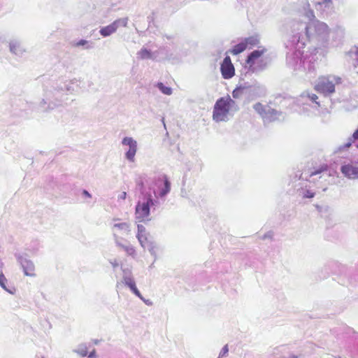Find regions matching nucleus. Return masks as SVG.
I'll use <instances>...</instances> for the list:
<instances>
[{
	"label": "nucleus",
	"instance_id": "nucleus-1",
	"mask_svg": "<svg viewBox=\"0 0 358 358\" xmlns=\"http://www.w3.org/2000/svg\"><path fill=\"white\" fill-rule=\"evenodd\" d=\"M234 105L235 101L229 95L217 99L213 108V120L216 122L225 121L231 107Z\"/></svg>",
	"mask_w": 358,
	"mask_h": 358
},
{
	"label": "nucleus",
	"instance_id": "nucleus-2",
	"mask_svg": "<svg viewBox=\"0 0 358 358\" xmlns=\"http://www.w3.org/2000/svg\"><path fill=\"white\" fill-rule=\"evenodd\" d=\"M341 83V78L336 76H321L318 78L314 89L324 95L335 92V85Z\"/></svg>",
	"mask_w": 358,
	"mask_h": 358
},
{
	"label": "nucleus",
	"instance_id": "nucleus-3",
	"mask_svg": "<svg viewBox=\"0 0 358 358\" xmlns=\"http://www.w3.org/2000/svg\"><path fill=\"white\" fill-rule=\"evenodd\" d=\"M255 110L262 116L264 121L270 122L278 119L280 113L271 108L268 106H264L261 103H257L254 106Z\"/></svg>",
	"mask_w": 358,
	"mask_h": 358
},
{
	"label": "nucleus",
	"instance_id": "nucleus-4",
	"mask_svg": "<svg viewBox=\"0 0 358 358\" xmlns=\"http://www.w3.org/2000/svg\"><path fill=\"white\" fill-rule=\"evenodd\" d=\"M220 71L224 79H230L235 75V68L229 56H227L220 64Z\"/></svg>",
	"mask_w": 358,
	"mask_h": 358
},
{
	"label": "nucleus",
	"instance_id": "nucleus-5",
	"mask_svg": "<svg viewBox=\"0 0 358 358\" xmlns=\"http://www.w3.org/2000/svg\"><path fill=\"white\" fill-rule=\"evenodd\" d=\"M127 24V19H118L115 20L110 24L101 28L99 32L101 36H103V37H106L115 32L120 24H122V26L125 27Z\"/></svg>",
	"mask_w": 358,
	"mask_h": 358
},
{
	"label": "nucleus",
	"instance_id": "nucleus-6",
	"mask_svg": "<svg viewBox=\"0 0 358 358\" xmlns=\"http://www.w3.org/2000/svg\"><path fill=\"white\" fill-rule=\"evenodd\" d=\"M122 144L126 145H129V150L126 153V157L129 161L133 162L134 159V156L136 155V149H137L136 142L135 141H134L130 137H125L122 140Z\"/></svg>",
	"mask_w": 358,
	"mask_h": 358
},
{
	"label": "nucleus",
	"instance_id": "nucleus-7",
	"mask_svg": "<svg viewBox=\"0 0 358 358\" xmlns=\"http://www.w3.org/2000/svg\"><path fill=\"white\" fill-rule=\"evenodd\" d=\"M342 173L347 178L355 179L358 178V167L353 163L345 164L341 166Z\"/></svg>",
	"mask_w": 358,
	"mask_h": 358
},
{
	"label": "nucleus",
	"instance_id": "nucleus-8",
	"mask_svg": "<svg viewBox=\"0 0 358 358\" xmlns=\"http://www.w3.org/2000/svg\"><path fill=\"white\" fill-rule=\"evenodd\" d=\"M153 204L151 199H148L145 203H138L136 208V213L142 219L147 217L150 214V206Z\"/></svg>",
	"mask_w": 358,
	"mask_h": 358
},
{
	"label": "nucleus",
	"instance_id": "nucleus-9",
	"mask_svg": "<svg viewBox=\"0 0 358 358\" xmlns=\"http://www.w3.org/2000/svg\"><path fill=\"white\" fill-rule=\"evenodd\" d=\"M137 238L142 247L146 248L150 246V243L145 234V229L143 225H138Z\"/></svg>",
	"mask_w": 358,
	"mask_h": 358
},
{
	"label": "nucleus",
	"instance_id": "nucleus-10",
	"mask_svg": "<svg viewBox=\"0 0 358 358\" xmlns=\"http://www.w3.org/2000/svg\"><path fill=\"white\" fill-rule=\"evenodd\" d=\"M266 52V49L262 48L260 50H256L252 51L248 56L246 59V62L250 66H252L257 59L261 57L265 52Z\"/></svg>",
	"mask_w": 358,
	"mask_h": 358
},
{
	"label": "nucleus",
	"instance_id": "nucleus-11",
	"mask_svg": "<svg viewBox=\"0 0 358 358\" xmlns=\"http://www.w3.org/2000/svg\"><path fill=\"white\" fill-rule=\"evenodd\" d=\"M125 285H127L131 290L133 292V293L136 295L138 297H139L141 299H143L142 295L141 294L140 292L138 290L136 286V283L134 280L131 278H124V279Z\"/></svg>",
	"mask_w": 358,
	"mask_h": 358
},
{
	"label": "nucleus",
	"instance_id": "nucleus-12",
	"mask_svg": "<svg viewBox=\"0 0 358 358\" xmlns=\"http://www.w3.org/2000/svg\"><path fill=\"white\" fill-rule=\"evenodd\" d=\"M113 227L116 229L120 234H129L131 231L130 225L127 222L115 224Z\"/></svg>",
	"mask_w": 358,
	"mask_h": 358
},
{
	"label": "nucleus",
	"instance_id": "nucleus-13",
	"mask_svg": "<svg viewBox=\"0 0 358 358\" xmlns=\"http://www.w3.org/2000/svg\"><path fill=\"white\" fill-rule=\"evenodd\" d=\"M247 49L246 45L244 41H241L238 44L234 46V48L229 50V52L234 55H237Z\"/></svg>",
	"mask_w": 358,
	"mask_h": 358
},
{
	"label": "nucleus",
	"instance_id": "nucleus-14",
	"mask_svg": "<svg viewBox=\"0 0 358 358\" xmlns=\"http://www.w3.org/2000/svg\"><path fill=\"white\" fill-rule=\"evenodd\" d=\"M244 43L246 45L247 48H252L259 43V40L254 36L248 37L243 39Z\"/></svg>",
	"mask_w": 358,
	"mask_h": 358
},
{
	"label": "nucleus",
	"instance_id": "nucleus-15",
	"mask_svg": "<svg viewBox=\"0 0 358 358\" xmlns=\"http://www.w3.org/2000/svg\"><path fill=\"white\" fill-rule=\"evenodd\" d=\"M24 274L27 276H34V266L31 262H27V264L24 266Z\"/></svg>",
	"mask_w": 358,
	"mask_h": 358
},
{
	"label": "nucleus",
	"instance_id": "nucleus-16",
	"mask_svg": "<svg viewBox=\"0 0 358 358\" xmlns=\"http://www.w3.org/2000/svg\"><path fill=\"white\" fill-rule=\"evenodd\" d=\"M164 187L159 192L161 196H165L171 189V184L166 176L164 177Z\"/></svg>",
	"mask_w": 358,
	"mask_h": 358
},
{
	"label": "nucleus",
	"instance_id": "nucleus-17",
	"mask_svg": "<svg viewBox=\"0 0 358 358\" xmlns=\"http://www.w3.org/2000/svg\"><path fill=\"white\" fill-rule=\"evenodd\" d=\"M245 87H242V86H240V87H236L233 92H232V96L234 99H239L241 98L243 93H244V90H245Z\"/></svg>",
	"mask_w": 358,
	"mask_h": 358
},
{
	"label": "nucleus",
	"instance_id": "nucleus-18",
	"mask_svg": "<svg viewBox=\"0 0 358 358\" xmlns=\"http://www.w3.org/2000/svg\"><path fill=\"white\" fill-rule=\"evenodd\" d=\"M157 87L161 90V92L164 94L170 95L172 93L171 88L166 87L162 83H159L157 84Z\"/></svg>",
	"mask_w": 358,
	"mask_h": 358
},
{
	"label": "nucleus",
	"instance_id": "nucleus-19",
	"mask_svg": "<svg viewBox=\"0 0 358 358\" xmlns=\"http://www.w3.org/2000/svg\"><path fill=\"white\" fill-rule=\"evenodd\" d=\"M328 170V166L327 164L322 165L320 168L315 169L310 173V176H313L317 174H320L324 171H327Z\"/></svg>",
	"mask_w": 358,
	"mask_h": 358
},
{
	"label": "nucleus",
	"instance_id": "nucleus-20",
	"mask_svg": "<svg viewBox=\"0 0 358 358\" xmlns=\"http://www.w3.org/2000/svg\"><path fill=\"white\" fill-rule=\"evenodd\" d=\"M138 55L141 59H148L151 57V52L147 49H141L138 52Z\"/></svg>",
	"mask_w": 358,
	"mask_h": 358
},
{
	"label": "nucleus",
	"instance_id": "nucleus-21",
	"mask_svg": "<svg viewBox=\"0 0 358 358\" xmlns=\"http://www.w3.org/2000/svg\"><path fill=\"white\" fill-rule=\"evenodd\" d=\"M122 248H124V250L127 252V253L129 255H131V256H134L135 255L136 251H135V249L133 247L122 246Z\"/></svg>",
	"mask_w": 358,
	"mask_h": 358
},
{
	"label": "nucleus",
	"instance_id": "nucleus-22",
	"mask_svg": "<svg viewBox=\"0 0 358 358\" xmlns=\"http://www.w3.org/2000/svg\"><path fill=\"white\" fill-rule=\"evenodd\" d=\"M7 281L6 278L3 273L0 274V285L4 289L7 290V288L6 287V282Z\"/></svg>",
	"mask_w": 358,
	"mask_h": 358
},
{
	"label": "nucleus",
	"instance_id": "nucleus-23",
	"mask_svg": "<svg viewBox=\"0 0 358 358\" xmlns=\"http://www.w3.org/2000/svg\"><path fill=\"white\" fill-rule=\"evenodd\" d=\"M228 352H229L228 345H225L222 348V350H221V352H220V355H219V357H218V358H221V357H222L225 356V355L228 353Z\"/></svg>",
	"mask_w": 358,
	"mask_h": 358
},
{
	"label": "nucleus",
	"instance_id": "nucleus-24",
	"mask_svg": "<svg viewBox=\"0 0 358 358\" xmlns=\"http://www.w3.org/2000/svg\"><path fill=\"white\" fill-rule=\"evenodd\" d=\"M87 43H88L87 41L83 39V40L79 41L78 42L75 43L73 45L74 47H78V46H80V45H87Z\"/></svg>",
	"mask_w": 358,
	"mask_h": 358
},
{
	"label": "nucleus",
	"instance_id": "nucleus-25",
	"mask_svg": "<svg viewBox=\"0 0 358 358\" xmlns=\"http://www.w3.org/2000/svg\"><path fill=\"white\" fill-rule=\"evenodd\" d=\"M315 196V193L314 192H312L310 190H307L303 196L304 198H308V199H310V198H313Z\"/></svg>",
	"mask_w": 358,
	"mask_h": 358
},
{
	"label": "nucleus",
	"instance_id": "nucleus-26",
	"mask_svg": "<svg viewBox=\"0 0 358 358\" xmlns=\"http://www.w3.org/2000/svg\"><path fill=\"white\" fill-rule=\"evenodd\" d=\"M309 98L312 101L316 103L318 106H320V103L317 101L318 96L316 94H312L309 95Z\"/></svg>",
	"mask_w": 358,
	"mask_h": 358
},
{
	"label": "nucleus",
	"instance_id": "nucleus-27",
	"mask_svg": "<svg viewBox=\"0 0 358 358\" xmlns=\"http://www.w3.org/2000/svg\"><path fill=\"white\" fill-rule=\"evenodd\" d=\"M355 140H353L352 138L350 139V141L347 143H345V145H343L342 148L343 149H347V148H349L351 145H352V143Z\"/></svg>",
	"mask_w": 358,
	"mask_h": 358
},
{
	"label": "nucleus",
	"instance_id": "nucleus-28",
	"mask_svg": "<svg viewBox=\"0 0 358 358\" xmlns=\"http://www.w3.org/2000/svg\"><path fill=\"white\" fill-rule=\"evenodd\" d=\"M318 26H319L320 29H323L324 31L328 30V26L325 23H323V22L319 23Z\"/></svg>",
	"mask_w": 358,
	"mask_h": 358
},
{
	"label": "nucleus",
	"instance_id": "nucleus-29",
	"mask_svg": "<svg viewBox=\"0 0 358 358\" xmlns=\"http://www.w3.org/2000/svg\"><path fill=\"white\" fill-rule=\"evenodd\" d=\"M352 138L353 140H357L358 139V129H356L354 133L352 134Z\"/></svg>",
	"mask_w": 358,
	"mask_h": 358
},
{
	"label": "nucleus",
	"instance_id": "nucleus-30",
	"mask_svg": "<svg viewBox=\"0 0 358 358\" xmlns=\"http://www.w3.org/2000/svg\"><path fill=\"white\" fill-rule=\"evenodd\" d=\"M126 196H127V193H126L125 192H122V193L118 196V198H119V199L124 200V199H125Z\"/></svg>",
	"mask_w": 358,
	"mask_h": 358
},
{
	"label": "nucleus",
	"instance_id": "nucleus-31",
	"mask_svg": "<svg viewBox=\"0 0 358 358\" xmlns=\"http://www.w3.org/2000/svg\"><path fill=\"white\" fill-rule=\"evenodd\" d=\"M83 193V194H84L85 196H86L87 197H89V198H90V197H91V195L90 194V193H89L87 191L84 190Z\"/></svg>",
	"mask_w": 358,
	"mask_h": 358
},
{
	"label": "nucleus",
	"instance_id": "nucleus-32",
	"mask_svg": "<svg viewBox=\"0 0 358 358\" xmlns=\"http://www.w3.org/2000/svg\"><path fill=\"white\" fill-rule=\"evenodd\" d=\"M138 185H139V187H140V188H141V189H143V182H141H141H139L138 183Z\"/></svg>",
	"mask_w": 358,
	"mask_h": 358
},
{
	"label": "nucleus",
	"instance_id": "nucleus-33",
	"mask_svg": "<svg viewBox=\"0 0 358 358\" xmlns=\"http://www.w3.org/2000/svg\"><path fill=\"white\" fill-rule=\"evenodd\" d=\"M95 355V350H94L93 352H92L90 355H89V357H93Z\"/></svg>",
	"mask_w": 358,
	"mask_h": 358
},
{
	"label": "nucleus",
	"instance_id": "nucleus-34",
	"mask_svg": "<svg viewBox=\"0 0 358 358\" xmlns=\"http://www.w3.org/2000/svg\"><path fill=\"white\" fill-rule=\"evenodd\" d=\"M80 353V355L82 356H86L87 355V352L86 351H82Z\"/></svg>",
	"mask_w": 358,
	"mask_h": 358
},
{
	"label": "nucleus",
	"instance_id": "nucleus-35",
	"mask_svg": "<svg viewBox=\"0 0 358 358\" xmlns=\"http://www.w3.org/2000/svg\"><path fill=\"white\" fill-rule=\"evenodd\" d=\"M331 0H323V2H322V3H329V2H331Z\"/></svg>",
	"mask_w": 358,
	"mask_h": 358
},
{
	"label": "nucleus",
	"instance_id": "nucleus-36",
	"mask_svg": "<svg viewBox=\"0 0 358 358\" xmlns=\"http://www.w3.org/2000/svg\"><path fill=\"white\" fill-rule=\"evenodd\" d=\"M357 55H358V50L357 51Z\"/></svg>",
	"mask_w": 358,
	"mask_h": 358
},
{
	"label": "nucleus",
	"instance_id": "nucleus-37",
	"mask_svg": "<svg viewBox=\"0 0 358 358\" xmlns=\"http://www.w3.org/2000/svg\"><path fill=\"white\" fill-rule=\"evenodd\" d=\"M357 148H358V145H357Z\"/></svg>",
	"mask_w": 358,
	"mask_h": 358
}]
</instances>
